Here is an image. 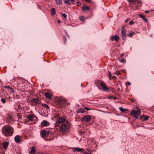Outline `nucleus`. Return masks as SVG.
Segmentation results:
<instances>
[{"label": "nucleus", "instance_id": "obj_60", "mask_svg": "<svg viewBox=\"0 0 154 154\" xmlns=\"http://www.w3.org/2000/svg\"><path fill=\"white\" fill-rule=\"evenodd\" d=\"M27 118L28 119H29V116H27Z\"/></svg>", "mask_w": 154, "mask_h": 154}, {"label": "nucleus", "instance_id": "obj_54", "mask_svg": "<svg viewBox=\"0 0 154 154\" xmlns=\"http://www.w3.org/2000/svg\"><path fill=\"white\" fill-rule=\"evenodd\" d=\"M128 1L130 2H132L134 1V0H128Z\"/></svg>", "mask_w": 154, "mask_h": 154}, {"label": "nucleus", "instance_id": "obj_50", "mask_svg": "<svg viewBox=\"0 0 154 154\" xmlns=\"http://www.w3.org/2000/svg\"><path fill=\"white\" fill-rule=\"evenodd\" d=\"M116 77L115 76H111V78H112V79H114L115 78H116Z\"/></svg>", "mask_w": 154, "mask_h": 154}, {"label": "nucleus", "instance_id": "obj_23", "mask_svg": "<svg viewBox=\"0 0 154 154\" xmlns=\"http://www.w3.org/2000/svg\"><path fill=\"white\" fill-rule=\"evenodd\" d=\"M56 3L57 5H60L62 4V0H55Z\"/></svg>", "mask_w": 154, "mask_h": 154}, {"label": "nucleus", "instance_id": "obj_56", "mask_svg": "<svg viewBox=\"0 0 154 154\" xmlns=\"http://www.w3.org/2000/svg\"><path fill=\"white\" fill-rule=\"evenodd\" d=\"M83 153H85V154H89V153H88L87 152H83Z\"/></svg>", "mask_w": 154, "mask_h": 154}, {"label": "nucleus", "instance_id": "obj_64", "mask_svg": "<svg viewBox=\"0 0 154 154\" xmlns=\"http://www.w3.org/2000/svg\"><path fill=\"white\" fill-rule=\"evenodd\" d=\"M39 154V153H38V154Z\"/></svg>", "mask_w": 154, "mask_h": 154}, {"label": "nucleus", "instance_id": "obj_37", "mask_svg": "<svg viewBox=\"0 0 154 154\" xmlns=\"http://www.w3.org/2000/svg\"><path fill=\"white\" fill-rule=\"evenodd\" d=\"M120 73L119 70H117L115 72V74L117 75H118L120 74Z\"/></svg>", "mask_w": 154, "mask_h": 154}, {"label": "nucleus", "instance_id": "obj_48", "mask_svg": "<svg viewBox=\"0 0 154 154\" xmlns=\"http://www.w3.org/2000/svg\"><path fill=\"white\" fill-rule=\"evenodd\" d=\"M83 19H84V18L83 17H80V20H83Z\"/></svg>", "mask_w": 154, "mask_h": 154}, {"label": "nucleus", "instance_id": "obj_52", "mask_svg": "<svg viewBox=\"0 0 154 154\" xmlns=\"http://www.w3.org/2000/svg\"><path fill=\"white\" fill-rule=\"evenodd\" d=\"M87 2H91V0H84Z\"/></svg>", "mask_w": 154, "mask_h": 154}, {"label": "nucleus", "instance_id": "obj_28", "mask_svg": "<svg viewBox=\"0 0 154 154\" xmlns=\"http://www.w3.org/2000/svg\"><path fill=\"white\" fill-rule=\"evenodd\" d=\"M1 101L3 103H5L6 102V101L5 98H2L1 100Z\"/></svg>", "mask_w": 154, "mask_h": 154}, {"label": "nucleus", "instance_id": "obj_27", "mask_svg": "<svg viewBox=\"0 0 154 154\" xmlns=\"http://www.w3.org/2000/svg\"><path fill=\"white\" fill-rule=\"evenodd\" d=\"M81 8L83 10H88L89 9V8L88 7H87L85 6H83Z\"/></svg>", "mask_w": 154, "mask_h": 154}, {"label": "nucleus", "instance_id": "obj_38", "mask_svg": "<svg viewBox=\"0 0 154 154\" xmlns=\"http://www.w3.org/2000/svg\"><path fill=\"white\" fill-rule=\"evenodd\" d=\"M134 24V22L133 21H130L129 23V24L130 25H132Z\"/></svg>", "mask_w": 154, "mask_h": 154}, {"label": "nucleus", "instance_id": "obj_29", "mask_svg": "<svg viewBox=\"0 0 154 154\" xmlns=\"http://www.w3.org/2000/svg\"><path fill=\"white\" fill-rule=\"evenodd\" d=\"M108 72L109 73V74H108V75L109 76V79L111 80L112 79V78H111V72L110 71H108Z\"/></svg>", "mask_w": 154, "mask_h": 154}, {"label": "nucleus", "instance_id": "obj_6", "mask_svg": "<svg viewBox=\"0 0 154 154\" xmlns=\"http://www.w3.org/2000/svg\"><path fill=\"white\" fill-rule=\"evenodd\" d=\"M137 109H138L137 110H133L131 111V115L132 116L140 115L141 112L139 109L138 107H137Z\"/></svg>", "mask_w": 154, "mask_h": 154}, {"label": "nucleus", "instance_id": "obj_26", "mask_svg": "<svg viewBox=\"0 0 154 154\" xmlns=\"http://www.w3.org/2000/svg\"><path fill=\"white\" fill-rule=\"evenodd\" d=\"M42 106L46 108L47 109H49V106L46 104H42Z\"/></svg>", "mask_w": 154, "mask_h": 154}, {"label": "nucleus", "instance_id": "obj_11", "mask_svg": "<svg viewBox=\"0 0 154 154\" xmlns=\"http://www.w3.org/2000/svg\"><path fill=\"white\" fill-rule=\"evenodd\" d=\"M37 119V117L33 114L29 115V122L35 121Z\"/></svg>", "mask_w": 154, "mask_h": 154}, {"label": "nucleus", "instance_id": "obj_40", "mask_svg": "<svg viewBox=\"0 0 154 154\" xmlns=\"http://www.w3.org/2000/svg\"><path fill=\"white\" fill-rule=\"evenodd\" d=\"M140 115H137L134 116L135 117V119H138V116Z\"/></svg>", "mask_w": 154, "mask_h": 154}, {"label": "nucleus", "instance_id": "obj_49", "mask_svg": "<svg viewBox=\"0 0 154 154\" xmlns=\"http://www.w3.org/2000/svg\"><path fill=\"white\" fill-rule=\"evenodd\" d=\"M145 12L146 14H148L149 12V11L146 10L145 11Z\"/></svg>", "mask_w": 154, "mask_h": 154}, {"label": "nucleus", "instance_id": "obj_13", "mask_svg": "<svg viewBox=\"0 0 154 154\" xmlns=\"http://www.w3.org/2000/svg\"><path fill=\"white\" fill-rule=\"evenodd\" d=\"M72 151L75 152H83L84 151V149L83 148H73L72 149Z\"/></svg>", "mask_w": 154, "mask_h": 154}, {"label": "nucleus", "instance_id": "obj_58", "mask_svg": "<svg viewBox=\"0 0 154 154\" xmlns=\"http://www.w3.org/2000/svg\"><path fill=\"white\" fill-rule=\"evenodd\" d=\"M11 97L10 96L8 97L7 98V99H11Z\"/></svg>", "mask_w": 154, "mask_h": 154}, {"label": "nucleus", "instance_id": "obj_10", "mask_svg": "<svg viewBox=\"0 0 154 154\" xmlns=\"http://www.w3.org/2000/svg\"><path fill=\"white\" fill-rule=\"evenodd\" d=\"M122 37L123 40H124L126 38V31L124 28H122L121 31Z\"/></svg>", "mask_w": 154, "mask_h": 154}, {"label": "nucleus", "instance_id": "obj_32", "mask_svg": "<svg viewBox=\"0 0 154 154\" xmlns=\"http://www.w3.org/2000/svg\"><path fill=\"white\" fill-rule=\"evenodd\" d=\"M60 123H61L59 122L58 121L57 122H56L55 123V126L57 127L59 126Z\"/></svg>", "mask_w": 154, "mask_h": 154}, {"label": "nucleus", "instance_id": "obj_20", "mask_svg": "<svg viewBox=\"0 0 154 154\" xmlns=\"http://www.w3.org/2000/svg\"><path fill=\"white\" fill-rule=\"evenodd\" d=\"M119 109L122 113H123L126 111H128V109L123 108L122 107H119Z\"/></svg>", "mask_w": 154, "mask_h": 154}, {"label": "nucleus", "instance_id": "obj_59", "mask_svg": "<svg viewBox=\"0 0 154 154\" xmlns=\"http://www.w3.org/2000/svg\"><path fill=\"white\" fill-rule=\"evenodd\" d=\"M124 54H121V57H122L123 56H124Z\"/></svg>", "mask_w": 154, "mask_h": 154}, {"label": "nucleus", "instance_id": "obj_18", "mask_svg": "<svg viewBox=\"0 0 154 154\" xmlns=\"http://www.w3.org/2000/svg\"><path fill=\"white\" fill-rule=\"evenodd\" d=\"M9 144V143L7 141H5V142H3L2 143V145L3 147L5 149H6L7 148Z\"/></svg>", "mask_w": 154, "mask_h": 154}, {"label": "nucleus", "instance_id": "obj_24", "mask_svg": "<svg viewBox=\"0 0 154 154\" xmlns=\"http://www.w3.org/2000/svg\"><path fill=\"white\" fill-rule=\"evenodd\" d=\"M65 4H67L69 5H71V4L69 0H63Z\"/></svg>", "mask_w": 154, "mask_h": 154}, {"label": "nucleus", "instance_id": "obj_55", "mask_svg": "<svg viewBox=\"0 0 154 154\" xmlns=\"http://www.w3.org/2000/svg\"><path fill=\"white\" fill-rule=\"evenodd\" d=\"M137 2L138 3H141V1L140 0H138Z\"/></svg>", "mask_w": 154, "mask_h": 154}, {"label": "nucleus", "instance_id": "obj_45", "mask_svg": "<svg viewBox=\"0 0 154 154\" xmlns=\"http://www.w3.org/2000/svg\"><path fill=\"white\" fill-rule=\"evenodd\" d=\"M63 38L64 39V42H66V37L65 36H63Z\"/></svg>", "mask_w": 154, "mask_h": 154}, {"label": "nucleus", "instance_id": "obj_33", "mask_svg": "<svg viewBox=\"0 0 154 154\" xmlns=\"http://www.w3.org/2000/svg\"><path fill=\"white\" fill-rule=\"evenodd\" d=\"M62 15L65 18H66L67 17V15L65 13H62Z\"/></svg>", "mask_w": 154, "mask_h": 154}, {"label": "nucleus", "instance_id": "obj_47", "mask_svg": "<svg viewBox=\"0 0 154 154\" xmlns=\"http://www.w3.org/2000/svg\"><path fill=\"white\" fill-rule=\"evenodd\" d=\"M127 83L128 85H131V83L130 82H127Z\"/></svg>", "mask_w": 154, "mask_h": 154}, {"label": "nucleus", "instance_id": "obj_44", "mask_svg": "<svg viewBox=\"0 0 154 154\" xmlns=\"http://www.w3.org/2000/svg\"><path fill=\"white\" fill-rule=\"evenodd\" d=\"M148 21V20H147V19H146V18H145L144 20V22H145V23H146Z\"/></svg>", "mask_w": 154, "mask_h": 154}, {"label": "nucleus", "instance_id": "obj_51", "mask_svg": "<svg viewBox=\"0 0 154 154\" xmlns=\"http://www.w3.org/2000/svg\"><path fill=\"white\" fill-rule=\"evenodd\" d=\"M17 56L18 57H19L20 56V54L19 53L17 54Z\"/></svg>", "mask_w": 154, "mask_h": 154}, {"label": "nucleus", "instance_id": "obj_43", "mask_svg": "<svg viewBox=\"0 0 154 154\" xmlns=\"http://www.w3.org/2000/svg\"><path fill=\"white\" fill-rule=\"evenodd\" d=\"M23 135H24L25 136V137H26V138H27L29 136L28 135L27 136H26V133H24L23 134Z\"/></svg>", "mask_w": 154, "mask_h": 154}, {"label": "nucleus", "instance_id": "obj_62", "mask_svg": "<svg viewBox=\"0 0 154 154\" xmlns=\"http://www.w3.org/2000/svg\"><path fill=\"white\" fill-rule=\"evenodd\" d=\"M9 118L10 119H11L12 118V117L11 116H10L9 117Z\"/></svg>", "mask_w": 154, "mask_h": 154}, {"label": "nucleus", "instance_id": "obj_2", "mask_svg": "<svg viewBox=\"0 0 154 154\" xmlns=\"http://www.w3.org/2000/svg\"><path fill=\"white\" fill-rule=\"evenodd\" d=\"M69 128V127L67 123L62 124L60 127V130L61 132L68 131Z\"/></svg>", "mask_w": 154, "mask_h": 154}, {"label": "nucleus", "instance_id": "obj_42", "mask_svg": "<svg viewBox=\"0 0 154 154\" xmlns=\"http://www.w3.org/2000/svg\"><path fill=\"white\" fill-rule=\"evenodd\" d=\"M85 109L86 110H90V109L89 108H88L87 107H85Z\"/></svg>", "mask_w": 154, "mask_h": 154}, {"label": "nucleus", "instance_id": "obj_4", "mask_svg": "<svg viewBox=\"0 0 154 154\" xmlns=\"http://www.w3.org/2000/svg\"><path fill=\"white\" fill-rule=\"evenodd\" d=\"M98 82H99L100 86L102 88L103 91L105 92H108L109 90V89L106 86L104 82L100 80H99Z\"/></svg>", "mask_w": 154, "mask_h": 154}, {"label": "nucleus", "instance_id": "obj_7", "mask_svg": "<svg viewBox=\"0 0 154 154\" xmlns=\"http://www.w3.org/2000/svg\"><path fill=\"white\" fill-rule=\"evenodd\" d=\"M15 109L18 112H20L24 110L23 106L20 104H18L16 106Z\"/></svg>", "mask_w": 154, "mask_h": 154}, {"label": "nucleus", "instance_id": "obj_31", "mask_svg": "<svg viewBox=\"0 0 154 154\" xmlns=\"http://www.w3.org/2000/svg\"><path fill=\"white\" fill-rule=\"evenodd\" d=\"M139 17L142 18L143 20L145 18V16L141 14H140L139 15Z\"/></svg>", "mask_w": 154, "mask_h": 154}, {"label": "nucleus", "instance_id": "obj_3", "mask_svg": "<svg viewBox=\"0 0 154 154\" xmlns=\"http://www.w3.org/2000/svg\"><path fill=\"white\" fill-rule=\"evenodd\" d=\"M56 102L59 105L62 106L66 103V100L62 97H57L56 99Z\"/></svg>", "mask_w": 154, "mask_h": 154}, {"label": "nucleus", "instance_id": "obj_16", "mask_svg": "<svg viewBox=\"0 0 154 154\" xmlns=\"http://www.w3.org/2000/svg\"><path fill=\"white\" fill-rule=\"evenodd\" d=\"M36 151L35 147L33 146L31 148V150L29 151V154H34L36 152Z\"/></svg>", "mask_w": 154, "mask_h": 154}, {"label": "nucleus", "instance_id": "obj_21", "mask_svg": "<svg viewBox=\"0 0 154 154\" xmlns=\"http://www.w3.org/2000/svg\"><path fill=\"white\" fill-rule=\"evenodd\" d=\"M8 90L9 92H10L11 93L13 92V90L9 86H7L5 87Z\"/></svg>", "mask_w": 154, "mask_h": 154}, {"label": "nucleus", "instance_id": "obj_22", "mask_svg": "<svg viewBox=\"0 0 154 154\" xmlns=\"http://www.w3.org/2000/svg\"><path fill=\"white\" fill-rule=\"evenodd\" d=\"M65 120V119L64 117H60L58 119V121L59 122H60L61 123H62Z\"/></svg>", "mask_w": 154, "mask_h": 154}, {"label": "nucleus", "instance_id": "obj_35", "mask_svg": "<svg viewBox=\"0 0 154 154\" xmlns=\"http://www.w3.org/2000/svg\"><path fill=\"white\" fill-rule=\"evenodd\" d=\"M111 98H112L113 100H116L117 99V98L115 97H112V96H110V97L109 98L110 99Z\"/></svg>", "mask_w": 154, "mask_h": 154}, {"label": "nucleus", "instance_id": "obj_14", "mask_svg": "<svg viewBox=\"0 0 154 154\" xmlns=\"http://www.w3.org/2000/svg\"><path fill=\"white\" fill-rule=\"evenodd\" d=\"M41 125L44 126H48L49 125V123L46 120H44L41 123Z\"/></svg>", "mask_w": 154, "mask_h": 154}, {"label": "nucleus", "instance_id": "obj_5", "mask_svg": "<svg viewBox=\"0 0 154 154\" xmlns=\"http://www.w3.org/2000/svg\"><path fill=\"white\" fill-rule=\"evenodd\" d=\"M31 100V102L29 101V103L32 106L37 105L40 103L39 100L37 98H33Z\"/></svg>", "mask_w": 154, "mask_h": 154}, {"label": "nucleus", "instance_id": "obj_8", "mask_svg": "<svg viewBox=\"0 0 154 154\" xmlns=\"http://www.w3.org/2000/svg\"><path fill=\"white\" fill-rule=\"evenodd\" d=\"M91 119V117L90 116H85L83 117L82 119V120L83 121L86 122L90 121Z\"/></svg>", "mask_w": 154, "mask_h": 154}, {"label": "nucleus", "instance_id": "obj_61", "mask_svg": "<svg viewBox=\"0 0 154 154\" xmlns=\"http://www.w3.org/2000/svg\"><path fill=\"white\" fill-rule=\"evenodd\" d=\"M118 91H119L120 90V88H118Z\"/></svg>", "mask_w": 154, "mask_h": 154}, {"label": "nucleus", "instance_id": "obj_19", "mask_svg": "<svg viewBox=\"0 0 154 154\" xmlns=\"http://www.w3.org/2000/svg\"><path fill=\"white\" fill-rule=\"evenodd\" d=\"M85 112V111L84 109L82 108H80L78 109H77L76 110V112L77 113H82L83 112Z\"/></svg>", "mask_w": 154, "mask_h": 154}, {"label": "nucleus", "instance_id": "obj_12", "mask_svg": "<svg viewBox=\"0 0 154 154\" xmlns=\"http://www.w3.org/2000/svg\"><path fill=\"white\" fill-rule=\"evenodd\" d=\"M119 39V36L116 35L112 36L111 38V41H113L114 40H115L116 41H118Z\"/></svg>", "mask_w": 154, "mask_h": 154}, {"label": "nucleus", "instance_id": "obj_41", "mask_svg": "<svg viewBox=\"0 0 154 154\" xmlns=\"http://www.w3.org/2000/svg\"><path fill=\"white\" fill-rule=\"evenodd\" d=\"M50 133V132L49 131H48L47 132L46 131V137Z\"/></svg>", "mask_w": 154, "mask_h": 154}, {"label": "nucleus", "instance_id": "obj_1", "mask_svg": "<svg viewBox=\"0 0 154 154\" xmlns=\"http://www.w3.org/2000/svg\"><path fill=\"white\" fill-rule=\"evenodd\" d=\"M2 132L6 137L11 136L13 134L14 129L10 125H5L2 128Z\"/></svg>", "mask_w": 154, "mask_h": 154}, {"label": "nucleus", "instance_id": "obj_30", "mask_svg": "<svg viewBox=\"0 0 154 154\" xmlns=\"http://www.w3.org/2000/svg\"><path fill=\"white\" fill-rule=\"evenodd\" d=\"M134 32H133L131 33H129L128 34V36L130 37H131L134 34Z\"/></svg>", "mask_w": 154, "mask_h": 154}, {"label": "nucleus", "instance_id": "obj_63", "mask_svg": "<svg viewBox=\"0 0 154 154\" xmlns=\"http://www.w3.org/2000/svg\"><path fill=\"white\" fill-rule=\"evenodd\" d=\"M29 91H30V87H29Z\"/></svg>", "mask_w": 154, "mask_h": 154}, {"label": "nucleus", "instance_id": "obj_9", "mask_svg": "<svg viewBox=\"0 0 154 154\" xmlns=\"http://www.w3.org/2000/svg\"><path fill=\"white\" fill-rule=\"evenodd\" d=\"M21 136L17 135L14 137V140L17 143H20L21 141Z\"/></svg>", "mask_w": 154, "mask_h": 154}, {"label": "nucleus", "instance_id": "obj_34", "mask_svg": "<svg viewBox=\"0 0 154 154\" xmlns=\"http://www.w3.org/2000/svg\"><path fill=\"white\" fill-rule=\"evenodd\" d=\"M125 61V60L124 58H122L120 60V62L122 63H124Z\"/></svg>", "mask_w": 154, "mask_h": 154}, {"label": "nucleus", "instance_id": "obj_57", "mask_svg": "<svg viewBox=\"0 0 154 154\" xmlns=\"http://www.w3.org/2000/svg\"><path fill=\"white\" fill-rule=\"evenodd\" d=\"M71 2H75V0H71Z\"/></svg>", "mask_w": 154, "mask_h": 154}, {"label": "nucleus", "instance_id": "obj_25", "mask_svg": "<svg viewBox=\"0 0 154 154\" xmlns=\"http://www.w3.org/2000/svg\"><path fill=\"white\" fill-rule=\"evenodd\" d=\"M51 13L52 15H54L55 14V9L54 8H52L51 10Z\"/></svg>", "mask_w": 154, "mask_h": 154}, {"label": "nucleus", "instance_id": "obj_17", "mask_svg": "<svg viewBox=\"0 0 154 154\" xmlns=\"http://www.w3.org/2000/svg\"><path fill=\"white\" fill-rule=\"evenodd\" d=\"M51 94L49 92H45V96L48 99H50L51 98Z\"/></svg>", "mask_w": 154, "mask_h": 154}, {"label": "nucleus", "instance_id": "obj_36", "mask_svg": "<svg viewBox=\"0 0 154 154\" xmlns=\"http://www.w3.org/2000/svg\"><path fill=\"white\" fill-rule=\"evenodd\" d=\"M149 117L148 116H146L144 118V120L145 121L147 120L148 119Z\"/></svg>", "mask_w": 154, "mask_h": 154}, {"label": "nucleus", "instance_id": "obj_15", "mask_svg": "<svg viewBox=\"0 0 154 154\" xmlns=\"http://www.w3.org/2000/svg\"><path fill=\"white\" fill-rule=\"evenodd\" d=\"M41 137L44 138L45 137H46V131L45 130H43L42 131L41 133Z\"/></svg>", "mask_w": 154, "mask_h": 154}, {"label": "nucleus", "instance_id": "obj_53", "mask_svg": "<svg viewBox=\"0 0 154 154\" xmlns=\"http://www.w3.org/2000/svg\"><path fill=\"white\" fill-rule=\"evenodd\" d=\"M57 22L58 23H61V21L59 20H58L57 21Z\"/></svg>", "mask_w": 154, "mask_h": 154}, {"label": "nucleus", "instance_id": "obj_46", "mask_svg": "<svg viewBox=\"0 0 154 154\" xmlns=\"http://www.w3.org/2000/svg\"><path fill=\"white\" fill-rule=\"evenodd\" d=\"M129 20V18H127L125 20V23H127L128 21Z\"/></svg>", "mask_w": 154, "mask_h": 154}, {"label": "nucleus", "instance_id": "obj_39", "mask_svg": "<svg viewBox=\"0 0 154 154\" xmlns=\"http://www.w3.org/2000/svg\"><path fill=\"white\" fill-rule=\"evenodd\" d=\"M81 5V3L79 1H78L77 2V5L78 6H80Z\"/></svg>", "mask_w": 154, "mask_h": 154}]
</instances>
